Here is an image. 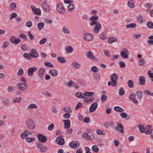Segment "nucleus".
<instances>
[{
	"label": "nucleus",
	"mask_w": 153,
	"mask_h": 153,
	"mask_svg": "<svg viewBox=\"0 0 153 153\" xmlns=\"http://www.w3.org/2000/svg\"><path fill=\"white\" fill-rule=\"evenodd\" d=\"M117 126L115 127V129L116 131L120 132L121 133H124V129L122 124L120 122L117 123Z\"/></svg>",
	"instance_id": "obj_4"
},
{
	"label": "nucleus",
	"mask_w": 153,
	"mask_h": 153,
	"mask_svg": "<svg viewBox=\"0 0 153 153\" xmlns=\"http://www.w3.org/2000/svg\"><path fill=\"white\" fill-rule=\"evenodd\" d=\"M32 10L35 14L37 15H41V10L39 9H37L35 7H34L32 9Z\"/></svg>",
	"instance_id": "obj_20"
},
{
	"label": "nucleus",
	"mask_w": 153,
	"mask_h": 153,
	"mask_svg": "<svg viewBox=\"0 0 153 153\" xmlns=\"http://www.w3.org/2000/svg\"><path fill=\"white\" fill-rule=\"evenodd\" d=\"M136 96V94L135 93H132L129 95V97L130 100H133L135 99Z\"/></svg>",
	"instance_id": "obj_48"
},
{
	"label": "nucleus",
	"mask_w": 153,
	"mask_h": 153,
	"mask_svg": "<svg viewBox=\"0 0 153 153\" xmlns=\"http://www.w3.org/2000/svg\"><path fill=\"white\" fill-rule=\"evenodd\" d=\"M136 25L135 23H131L126 25V27L127 28H135L136 27Z\"/></svg>",
	"instance_id": "obj_38"
},
{
	"label": "nucleus",
	"mask_w": 153,
	"mask_h": 153,
	"mask_svg": "<svg viewBox=\"0 0 153 153\" xmlns=\"http://www.w3.org/2000/svg\"><path fill=\"white\" fill-rule=\"evenodd\" d=\"M57 59L58 61L61 63H63L66 61L65 59L62 57H59L57 58Z\"/></svg>",
	"instance_id": "obj_52"
},
{
	"label": "nucleus",
	"mask_w": 153,
	"mask_h": 153,
	"mask_svg": "<svg viewBox=\"0 0 153 153\" xmlns=\"http://www.w3.org/2000/svg\"><path fill=\"white\" fill-rule=\"evenodd\" d=\"M65 51L68 53H70L73 51V48L71 46H67L65 48Z\"/></svg>",
	"instance_id": "obj_28"
},
{
	"label": "nucleus",
	"mask_w": 153,
	"mask_h": 153,
	"mask_svg": "<svg viewBox=\"0 0 153 153\" xmlns=\"http://www.w3.org/2000/svg\"><path fill=\"white\" fill-rule=\"evenodd\" d=\"M95 98L94 97H92L91 98H90L88 100H84V102H86L89 103L92 102L94 100Z\"/></svg>",
	"instance_id": "obj_57"
},
{
	"label": "nucleus",
	"mask_w": 153,
	"mask_h": 153,
	"mask_svg": "<svg viewBox=\"0 0 153 153\" xmlns=\"http://www.w3.org/2000/svg\"><path fill=\"white\" fill-rule=\"evenodd\" d=\"M140 84V85H143L145 84V77L144 76H141L139 78Z\"/></svg>",
	"instance_id": "obj_24"
},
{
	"label": "nucleus",
	"mask_w": 153,
	"mask_h": 153,
	"mask_svg": "<svg viewBox=\"0 0 153 153\" xmlns=\"http://www.w3.org/2000/svg\"><path fill=\"white\" fill-rule=\"evenodd\" d=\"M147 27L150 29H153V23L151 22H148L147 23Z\"/></svg>",
	"instance_id": "obj_40"
},
{
	"label": "nucleus",
	"mask_w": 153,
	"mask_h": 153,
	"mask_svg": "<svg viewBox=\"0 0 153 153\" xmlns=\"http://www.w3.org/2000/svg\"><path fill=\"white\" fill-rule=\"evenodd\" d=\"M26 125L27 128L30 129H33L35 127V122L32 119H27L26 121Z\"/></svg>",
	"instance_id": "obj_2"
},
{
	"label": "nucleus",
	"mask_w": 153,
	"mask_h": 153,
	"mask_svg": "<svg viewBox=\"0 0 153 153\" xmlns=\"http://www.w3.org/2000/svg\"><path fill=\"white\" fill-rule=\"evenodd\" d=\"M45 72V69L44 68H42L39 69L38 71V76L40 78L42 77L43 75V73Z\"/></svg>",
	"instance_id": "obj_26"
},
{
	"label": "nucleus",
	"mask_w": 153,
	"mask_h": 153,
	"mask_svg": "<svg viewBox=\"0 0 153 153\" xmlns=\"http://www.w3.org/2000/svg\"><path fill=\"white\" fill-rule=\"evenodd\" d=\"M44 26V23L42 22H40L38 24V27L39 30H41L43 29Z\"/></svg>",
	"instance_id": "obj_43"
},
{
	"label": "nucleus",
	"mask_w": 153,
	"mask_h": 153,
	"mask_svg": "<svg viewBox=\"0 0 153 153\" xmlns=\"http://www.w3.org/2000/svg\"><path fill=\"white\" fill-rule=\"evenodd\" d=\"M17 87L21 91H25L27 89V86L25 83H20L17 85Z\"/></svg>",
	"instance_id": "obj_6"
},
{
	"label": "nucleus",
	"mask_w": 153,
	"mask_h": 153,
	"mask_svg": "<svg viewBox=\"0 0 153 153\" xmlns=\"http://www.w3.org/2000/svg\"><path fill=\"white\" fill-rule=\"evenodd\" d=\"M2 102L4 105H8L10 103V100L8 99H5L2 101Z\"/></svg>",
	"instance_id": "obj_50"
},
{
	"label": "nucleus",
	"mask_w": 153,
	"mask_h": 153,
	"mask_svg": "<svg viewBox=\"0 0 153 153\" xmlns=\"http://www.w3.org/2000/svg\"><path fill=\"white\" fill-rule=\"evenodd\" d=\"M51 110L53 113L56 114L57 112L56 109V106H53L51 108Z\"/></svg>",
	"instance_id": "obj_54"
},
{
	"label": "nucleus",
	"mask_w": 153,
	"mask_h": 153,
	"mask_svg": "<svg viewBox=\"0 0 153 153\" xmlns=\"http://www.w3.org/2000/svg\"><path fill=\"white\" fill-rule=\"evenodd\" d=\"M42 6L44 10L47 12H49L51 11L50 7L45 1H44L43 3L42 4Z\"/></svg>",
	"instance_id": "obj_11"
},
{
	"label": "nucleus",
	"mask_w": 153,
	"mask_h": 153,
	"mask_svg": "<svg viewBox=\"0 0 153 153\" xmlns=\"http://www.w3.org/2000/svg\"><path fill=\"white\" fill-rule=\"evenodd\" d=\"M128 5L131 8H134L135 7L133 0H128Z\"/></svg>",
	"instance_id": "obj_32"
},
{
	"label": "nucleus",
	"mask_w": 153,
	"mask_h": 153,
	"mask_svg": "<svg viewBox=\"0 0 153 153\" xmlns=\"http://www.w3.org/2000/svg\"><path fill=\"white\" fill-rule=\"evenodd\" d=\"M71 66L74 68L76 69L79 68L80 65L79 64L76 62H74L71 65Z\"/></svg>",
	"instance_id": "obj_23"
},
{
	"label": "nucleus",
	"mask_w": 153,
	"mask_h": 153,
	"mask_svg": "<svg viewBox=\"0 0 153 153\" xmlns=\"http://www.w3.org/2000/svg\"><path fill=\"white\" fill-rule=\"evenodd\" d=\"M97 107V104L96 102H94L91 104L89 108V111L90 112H93L94 111Z\"/></svg>",
	"instance_id": "obj_18"
},
{
	"label": "nucleus",
	"mask_w": 153,
	"mask_h": 153,
	"mask_svg": "<svg viewBox=\"0 0 153 153\" xmlns=\"http://www.w3.org/2000/svg\"><path fill=\"white\" fill-rule=\"evenodd\" d=\"M63 137V136L61 135L56 138L55 141L56 143L60 145H63L65 143V140Z\"/></svg>",
	"instance_id": "obj_9"
},
{
	"label": "nucleus",
	"mask_w": 153,
	"mask_h": 153,
	"mask_svg": "<svg viewBox=\"0 0 153 153\" xmlns=\"http://www.w3.org/2000/svg\"><path fill=\"white\" fill-rule=\"evenodd\" d=\"M62 30L63 33L65 34H68L70 33L68 28L66 26H63Z\"/></svg>",
	"instance_id": "obj_31"
},
{
	"label": "nucleus",
	"mask_w": 153,
	"mask_h": 153,
	"mask_svg": "<svg viewBox=\"0 0 153 153\" xmlns=\"http://www.w3.org/2000/svg\"><path fill=\"white\" fill-rule=\"evenodd\" d=\"M31 134L32 133L31 132H29L27 130H25L24 132L21 134L20 137L22 139H24L27 137L28 135H31Z\"/></svg>",
	"instance_id": "obj_16"
},
{
	"label": "nucleus",
	"mask_w": 153,
	"mask_h": 153,
	"mask_svg": "<svg viewBox=\"0 0 153 153\" xmlns=\"http://www.w3.org/2000/svg\"><path fill=\"white\" fill-rule=\"evenodd\" d=\"M125 93V91L123 88L121 87L120 88L119 94L120 95L122 96Z\"/></svg>",
	"instance_id": "obj_51"
},
{
	"label": "nucleus",
	"mask_w": 153,
	"mask_h": 153,
	"mask_svg": "<svg viewBox=\"0 0 153 153\" xmlns=\"http://www.w3.org/2000/svg\"><path fill=\"white\" fill-rule=\"evenodd\" d=\"M48 73L51 74L52 76L56 77L58 75V72L55 70H52L49 71Z\"/></svg>",
	"instance_id": "obj_21"
},
{
	"label": "nucleus",
	"mask_w": 153,
	"mask_h": 153,
	"mask_svg": "<svg viewBox=\"0 0 153 153\" xmlns=\"http://www.w3.org/2000/svg\"><path fill=\"white\" fill-rule=\"evenodd\" d=\"M10 40L12 43H13L15 45L21 42L19 39H16V37L13 36H12L10 37Z\"/></svg>",
	"instance_id": "obj_12"
},
{
	"label": "nucleus",
	"mask_w": 153,
	"mask_h": 153,
	"mask_svg": "<svg viewBox=\"0 0 153 153\" xmlns=\"http://www.w3.org/2000/svg\"><path fill=\"white\" fill-rule=\"evenodd\" d=\"M74 6L72 4H69L68 7V10L70 12L74 10Z\"/></svg>",
	"instance_id": "obj_35"
},
{
	"label": "nucleus",
	"mask_w": 153,
	"mask_h": 153,
	"mask_svg": "<svg viewBox=\"0 0 153 153\" xmlns=\"http://www.w3.org/2000/svg\"><path fill=\"white\" fill-rule=\"evenodd\" d=\"M35 140V139L34 138H31L30 137L27 138L26 139V141L28 143L32 142Z\"/></svg>",
	"instance_id": "obj_53"
},
{
	"label": "nucleus",
	"mask_w": 153,
	"mask_h": 153,
	"mask_svg": "<svg viewBox=\"0 0 153 153\" xmlns=\"http://www.w3.org/2000/svg\"><path fill=\"white\" fill-rule=\"evenodd\" d=\"M23 56L28 60H30L31 59V56L30 55L26 53H25L24 54Z\"/></svg>",
	"instance_id": "obj_55"
},
{
	"label": "nucleus",
	"mask_w": 153,
	"mask_h": 153,
	"mask_svg": "<svg viewBox=\"0 0 153 153\" xmlns=\"http://www.w3.org/2000/svg\"><path fill=\"white\" fill-rule=\"evenodd\" d=\"M86 56L87 58L94 61H98V59L96 58L93 55L91 51H90L86 53Z\"/></svg>",
	"instance_id": "obj_10"
},
{
	"label": "nucleus",
	"mask_w": 153,
	"mask_h": 153,
	"mask_svg": "<svg viewBox=\"0 0 153 153\" xmlns=\"http://www.w3.org/2000/svg\"><path fill=\"white\" fill-rule=\"evenodd\" d=\"M119 64L120 65V67L121 68H124L126 65L125 63L123 61L119 62Z\"/></svg>",
	"instance_id": "obj_64"
},
{
	"label": "nucleus",
	"mask_w": 153,
	"mask_h": 153,
	"mask_svg": "<svg viewBox=\"0 0 153 153\" xmlns=\"http://www.w3.org/2000/svg\"><path fill=\"white\" fill-rule=\"evenodd\" d=\"M54 127V124L53 123H51L49 125L48 127V129L50 131H52L53 130Z\"/></svg>",
	"instance_id": "obj_60"
},
{
	"label": "nucleus",
	"mask_w": 153,
	"mask_h": 153,
	"mask_svg": "<svg viewBox=\"0 0 153 153\" xmlns=\"http://www.w3.org/2000/svg\"><path fill=\"white\" fill-rule=\"evenodd\" d=\"M37 70V68L36 67H31L29 68L28 70L27 73L28 75L29 76H32L33 75V73Z\"/></svg>",
	"instance_id": "obj_15"
},
{
	"label": "nucleus",
	"mask_w": 153,
	"mask_h": 153,
	"mask_svg": "<svg viewBox=\"0 0 153 153\" xmlns=\"http://www.w3.org/2000/svg\"><path fill=\"white\" fill-rule=\"evenodd\" d=\"M47 41V39L45 37H44L39 42V44L40 45L44 44Z\"/></svg>",
	"instance_id": "obj_49"
},
{
	"label": "nucleus",
	"mask_w": 153,
	"mask_h": 153,
	"mask_svg": "<svg viewBox=\"0 0 153 153\" xmlns=\"http://www.w3.org/2000/svg\"><path fill=\"white\" fill-rule=\"evenodd\" d=\"M129 53L128 49L126 48H123L120 53L121 56L123 58H127L128 57Z\"/></svg>",
	"instance_id": "obj_8"
},
{
	"label": "nucleus",
	"mask_w": 153,
	"mask_h": 153,
	"mask_svg": "<svg viewBox=\"0 0 153 153\" xmlns=\"http://www.w3.org/2000/svg\"><path fill=\"white\" fill-rule=\"evenodd\" d=\"M137 20L138 22L140 23H143V17L141 15H140L138 16Z\"/></svg>",
	"instance_id": "obj_47"
},
{
	"label": "nucleus",
	"mask_w": 153,
	"mask_h": 153,
	"mask_svg": "<svg viewBox=\"0 0 153 153\" xmlns=\"http://www.w3.org/2000/svg\"><path fill=\"white\" fill-rule=\"evenodd\" d=\"M26 25L28 27H31L32 25V24L30 21H28L26 23Z\"/></svg>",
	"instance_id": "obj_63"
},
{
	"label": "nucleus",
	"mask_w": 153,
	"mask_h": 153,
	"mask_svg": "<svg viewBox=\"0 0 153 153\" xmlns=\"http://www.w3.org/2000/svg\"><path fill=\"white\" fill-rule=\"evenodd\" d=\"M63 122L64 123V127L65 128H68L70 127V121L69 120H63Z\"/></svg>",
	"instance_id": "obj_19"
},
{
	"label": "nucleus",
	"mask_w": 153,
	"mask_h": 153,
	"mask_svg": "<svg viewBox=\"0 0 153 153\" xmlns=\"http://www.w3.org/2000/svg\"><path fill=\"white\" fill-rule=\"evenodd\" d=\"M63 110L64 111L69 113H71L72 112L71 109L69 107H64Z\"/></svg>",
	"instance_id": "obj_58"
},
{
	"label": "nucleus",
	"mask_w": 153,
	"mask_h": 153,
	"mask_svg": "<svg viewBox=\"0 0 153 153\" xmlns=\"http://www.w3.org/2000/svg\"><path fill=\"white\" fill-rule=\"evenodd\" d=\"M37 137L39 142L45 143L47 141V137L43 135L39 134L37 135Z\"/></svg>",
	"instance_id": "obj_13"
},
{
	"label": "nucleus",
	"mask_w": 153,
	"mask_h": 153,
	"mask_svg": "<svg viewBox=\"0 0 153 153\" xmlns=\"http://www.w3.org/2000/svg\"><path fill=\"white\" fill-rule=\"evenodd\" d=\"M111 81H109L108 83V85L109 86L111 85L113 87H115L117 85V77L116 74H113L110 76Z\"/></svg>",
	"instance_id": "obj_1"
},
{
	"label": "nucleus",
	"mask_w": 153,
	"mask_h": 153,
	"mask_svg": "<svg viewBox=\"0 0 153 153\" xmlns=\"http://www.w3.org/2000/svg\"><path fill=\"white\" fill-rule=\"evenodd\" d=\"M56 10L59 13L61 14H64L65 12V10L64 7L61 3H59L57 5Z\"/></svg>",
	"instance_id": "obj_5"
},
{
	"label": "nucleus",
	"mask_w": 153,
	"mask_h": 153,
	"mask_svg": "<svg viewBox=\"0 0 153 153\" xmlns=\"http://www.w3.org/2000/svg\"><path fill=\"white\" fill-rule=\"evenodd\" d=\"M145 6L147 9L150 8L153 6V4L152 3H148L146 4Z\"/></svg>",
	"instance_id": "obj_62"
},
{
	"label": "nucleus",
	"mask_w": 153,
	"mask_h": 153,
	"mask_svg": "<svg viewBox=\"0 0 153 153\" xmlns=\"http://www.w3.org/2000/svg\"><path fill=\"white\" fill-rule=\"evenodd\" d=\"M138 63L139 65L140 66H143L146 64V61L143 58L139 59Z\"/></svg>",
	"instance_id": "obj_25"
},
{
	"label": "nucleus",
	"mask_w": 153,
	"mask_h": 153,
	"mask_svg": "<svg viewBox=\"0 0 153 153\" xmlns=\"http://www.w3.org/2000/svg\"><path fill=\"white\" fill-rule=\"evenodd\" d=\"M114 109L118 112H121L124 111V110L121 107L116 106L114 107Z\"/></svg>",
	"instance_id": "obj_33"
},
{
	"label": "nucleus",
	"mask_w": 153,
	"mask_h": 153,
	"mask_svg": "<svg viewBox=\"0 0 153 153\" xmlns=\"http://www.w3.org/2000/svg\"><path fill=\"white\" fill-rule=\"evenodd\" d=\"M44 65L47 67H53L54 65L48 62H45L44 63Z\"/></svg>",
	"instance_id": "obj_59"
},
{
	"label": "nucleus",
	"mask_w": 153,
	"mask_h": 153,
	"mask_svg": "<svg viewBox=\"0 0 153 153\" xmlns=\"http://www.w3.org/2000/svg\"><path fill=\"white\" fill-rule=\"evenodd\" d=\"M138 127L141 133H144L146 131V129L143 125H140L138 126Z\"/></svg>",
	"instance_id": "obj_27"
},
{
	"label": "nucleus",
	"mask_w": 153,
	"mask_h": 153,
	"mask_svg": "<svg viewBox=\"0 0 153 153\" xmlns=\"http://www.w3.org/2000/svg\"><path fill=\"white\" fill-rule=\"evenodd\" d=\"M82 103L81 102H78L75 106V109L76 110H77L80 108L82 107Z\"/></svg>",
	"instance_id": "obj_46"
},
{
	"label": "nucleus",
	"mask_w": 153,
	"mask_h": 153,
	"mask_svg": "<svg viewBox=\"0 0 153 153\" xmlns=\"http://www.w3.org/2000/svg\"><path fill=\"white\" fill-rule=\"evenodd\" d=\"M16 7V5L15 3H12L10 5L9 8L11 10H14Z\"/></svg>",
	"instance_id": "obj_39"
},
{
	"label": "nucleus",
	"mask_w": 153,
	"mask_h": 153,
	"mask_svg": "<svg viewBox=\"0 0 153 153\" xmlns=\"http://www.w3.org/2000/svg\"><path fill=\"white\" fill-rule=\"evenodd\" d=\"M36 146L37 148L42 153L45 152L48 150L47 147L46 146L43 145V144L41 142L37 143Z\"/></svg>",
	"instance_id": "obj_3"
},
{
	"label": "nucleus",
	"mask_w": 153,
	"mask_h": 153,
	"mask_svg": "<svg viewBox=\"0 0 153 153\" xmlns=\"http://www.w3.org/2000/svg\"><path fill=\"white\" fill-rule=\"evenodd\" d=\"M127 84L130 88H132L134 87V82L132 80H129Z\"/></svg>",
	"instance_id": "obj_34"
},
{
	"label": "nucleus",
	"mask_w": 153,
	"mask_h": 153,
	"mask_svg": "<svg viewBox=\"0 0 153 153\" xmlns=\"http://www.w3.org/2000/svg\"><path fill=\"white\" fill-rule=\"evenodd\" d=\"M98 18L99 17L97 16L94 15L90 18V20L91 21H95H95H97V20L98 19Z\"/></svg>",
	"instance_id": "obj_44"
},
{
	"label": "nucleus",
	"mask_w": 153,
	"mask_h": 153,
	"mask_svg": "<svg viewBox=\"0 0 153 153\" xmlns=\"http://www.w3.org/2000/svg\"><path fill=\"white\" fill-rule=\"evenodd\" d=\"M23 74L24 71L23 69L22 68H19L17 72V75L19 76H22L23 75Z\"/></svg>",
	"instance_id": "obj_37"
},
{
	"label": "nucleus",
	"mask_w": 153,
	"mask_h": 153,
	"mask_svg": "<svg viewBox=\"0 0 153 153\" xmlns=\"http://www.w3.org/2000/svg\"><path fill=\"white\" fill-rule=\"evenodd\" d=\"M38 108V106L35 103L30 104L27 107L28 109H31L33 108L37 109Z\"/></svg>",
	"instance_id": "obj_29"
},
{
	"label": "nucleus",
	"mask_w": 153,
	"mask_h": 153,
	"mask_svg": "<svg viewBox=\"0 0 153 153\" xmlns=\"http://www.w3.org/2000/svg\"><path fill=\"white\" fill-rule=\"evenodd\" d=\"M81 94H82L80 92H78L75 94V96L78 98L84 99L83 97H81Z\"/></svg>",
	"instance_id": "obj_61"
},
{
	"label": "nucleus",
	"mask_w": 153,
	"mask_h": 153,
	"mask_svg": "<svg viewBox=\"0 0 153 153\" xmlns=\"http://www.w3.org/2000/svg\"><path fill=\"white\" fill-rule=\"evenodd\" d=\"M30 54L31 56L34 58H36L38 57L39 55L36 49H33L31 50H30Z\"/></svg>",
	"instance_id": "obj_17"
},
{
	"label": "nucleus",
	"mask_w": 153,
	"mask_h": 153,
	"mask_svg": "<svg viewBox=\"0 0 153 153\" xmlns=\"http://www.w3.org/2000/svg\"><path fill=\"white\" fill-rule=\"evenodd\" d=\"M137 94L138 98L141 100L143 97V95L141 92L140 91H138L136 92Z\"/></svg>",
	"instance_id": "obj_36"
},
{
	"label": "nucleus",
	"mask_w": 153,
	"mask_h": 153,
	"mask_svg": "<svg viewBox=\"0 0 153 153\" xmlns=\"http://www.w3.org/2000/svg\"><path fill=\"white\" fill-rule=\"evenodd\" d=\"M152 126L150 125H148L146 127V134H150L151 132V131H152V130L151 129Z\"/></svg>",
	"instance_id": "obj_22"
},
{
	"label": "nucleus",
	"mask_w": 153,
	"mask_h": 153,
	"mask_svg": "<svg viewBox=\"0 0 153 153\" xmlns=\"http://www.w3.org/2000/svg\"><path fill=\"white\" fill-rule=\"evenodd\" d=\"M91 70L92 72L94 73H96L98 71V69L95 66H93L91 68Z\"/></svg>",
	"instance_id": "obj_45"
},
{
	"label": "nucleus",
	"mask_w": 153,
	"mask_h": 153,
	"mask_svg": "<svg viewBox=\"0 0 153 153\" xmlns=\"http://www.w3.org/2000/svg\"><path fill=\"white\" fill-rule=\"evenodd\" d=\"M92 150L93 152H97L99 151V148L97 146L95 145L92 146Z\"/></svg>",
	"instance_id": "obj_42"
},
{
	"label": "nucleus",
	"mask_w": 153,
	"mask_h": 153,
	"mask_svg": "<svg viewBox=\"0 0 153 153\" xmlns=\"http://www.w3.org/2000/svg\"><path fill=\"white\" fill-rule=\"evenodd\" d=\"M22 98L21 97H17L13 98V102L15 103L20 102L21 101Z\"/></svg>",
	"instance_id": "obj_41"
},
{
	"label": "nucleus",
	"mask_w": 153,
	"mask_h": 153,
	"mask_svg": "<svg viewBox=\"0 0 153 153\" xmlns=\"http://www.w3.org/2000/svg\"><path fill=\"white\" fill-rule=\"evenodd\" d=\"M101 25L99 23H97L95 25L93 32L95 33H98L101 28Z\"/></svg>",
	"instance_id": "obj_14"
},
{
	"label": "nucleus",
	"mask_w": 153,
	"mask_h": 153,
	"mask_svg": "<svg viewBox=\"0 0 153 153\" xmlns=\"http://www.w3.org/2000/svg\"><path fill=\"white\" fill-rule=\"evenodd\" d=\"M117 39L115 37H109L108 40V41L109 43H112L116 41Z\"/></svg>",
	"instance_id": "obj_30"
},
{
	"label": "nucleus",
	"mask_w": 153,
	"mask_h": 153,
	"mask_svg": "<svg viewBox=\"0 0 153 153\" xmlns=\"http://www.w3.org/2000/svg\"><path fill=\"white\" fill-rule=\"evenodd\" d=\"M83 38L84 40L87 41H90L93 40L94 36L91 34L88 33H85L83 34Z\"/></svg>",
	"instance_id": "obj_7"
},
{
	"label": "nucleus",
	"mask_w": 153,
	"mask_h": 153,
	"mask_svg": "<svg viewBox=\"0 0 153 153\" xmlns=\"http://www.w3.org/2000/svg\"><path fill=\"white\" fill-rule=\"evenodd\" d=\"M96 132L97 134L100 135H104L105 134V132L103 131H102L100 129L97 130Z\"/></svg>",
	"instance_id": "obj_56"
}]
</instances>
